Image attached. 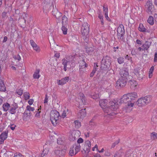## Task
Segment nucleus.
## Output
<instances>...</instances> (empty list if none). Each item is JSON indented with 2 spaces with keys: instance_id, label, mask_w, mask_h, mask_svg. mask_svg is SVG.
<instances>
[{
  "instance_id": "39",
  "label": "nucleus",
  "mask_w": 157,
  "mask_h": 157,
  "mask_svg": "<svg viewBox=\"0 0 157 157\" xmlns=\"http://www.w3.org/2000/svg\"><path fill=\"white\" fill-rule=\"evenodd\" d=\"M76 128H79L81 126L80 122L78 120L75 121H74Z\"/></svg>"
},
{
  "instance_id": "35",
  "label": "nucleus",
  "mask_w": 157,
  "mask_h": 157,
  "mask_svg": "<svg viewBox=\"0 0 157 157\" xmlns=\"http://www.w3.org/2000/svg\"><path fill=\"white\" fill-rule=\"evenodd\" d=\"M57 143L59 144H62L64 143V138H59L57 139Z\"/></svg>"
},
{
  "instance_id": "11",
  "label": "nucleus",
  "mask_w": 157,
  "mask_h": 157,
  "mask_svg": "<svg viewBox=\"0 0 157 157\" xmlns=\"http://www.w3.org/2000/svg\"><path fill=\"white\" fill-rule=\"evenodd\" d=\"M119 74L121 75V77L128 79V78L129 76L128 71L127 69L122 68L121 69L120 71Z\"/></svg>"
},
{
  "instance_id": "30",
  "label": "nucleus",
  "mask_w": 157,
  "mask_h": 157,
  "mask_svg": "<svg viewBox=\"0 0 157 157\" xmlns=\"http://www.w3.org/2000/svg\"><path fill=\"white\" fill-rule=\"evenodd\" d=\"M147 22L149 23L151 25H153L154 22L153 17L151 16H150L147 20Z\"/></svg>"
},
{
  "instance_id": "62",
  "label": "nucleus",
  "mask_w": 157,
  "mask_h": 157,
  "mask_svg": "<svg viewBox=\"0 0 157 157\" xmlns=\"http://www.w3.org/2000/svg\"><path fill=\"white\" fill-rule=\"evenodd\" d=\"M105 17L106 19L109 22H111V20L108 16V13L105 14Z\"/></svg>"
},
{
  "instance_id": "6",
  "label": "nucleus",
  "mask_w": 157,
  "mask_h": 157,
  "mask_svg": "<svg viewBox=\"0 0 157 157\" xmlns=\"http://www.w3.org/2000/svg\"><path fill=\"white\" fill-rule=\"evenodd\" d=\"M128 81V79L121 77L117 81L116 87L118 89L125 86Z\"/></svg>"
},
{
  "instance_id": "1",
  "label": "nucleus",
  "mask_w": 157,
  "mask_h": 157,
  "mask_svg": "<svg viewBox=\"0 0 157 157\" xmlns=\"http://www.w3.org/2000/svg\"><path fill=\"white\" fill-rule=\"evenodd\" d=\"M138 97L137 94L133 92L129 93L127 94L124 95L122 98L120 99L119 102V103H127V105L128 107H133L134 103H131L132 101L135 100V98Z\"/></svg>"
},
{
  "instance_id": "7",
  "label": "nucleus",
  "mask_w": 157,
  "mask_h": 157,
  "mask_svg": "<svg viewBox=\"0 0 157 157\" xmlns=\"http://www.w3.org/2000/svg\"><path fill=\"white\" fill-rule=\"evenodd\" d=\"M80 148L81 146L80 144L75 143L73 145L72 147L70 148L71 150L69 151V154H69V155L72 156L74 155V150L75 151V155L77 153L80 151Z\"/></svg>"
},
{
  "instance_id": "64",
  "label": "nucleus",
  "mask_w": 157,
  "mask_h": 157,
  "mask_svg": "<svg viewBox=\"0 0 157 157\" xmlns=\"http://www.w3.org/2000/svg\"><path fill=\"white\" fill-rule=\"evenodd\" d=\"M154 62H157V52H156L154 55Z\"/></svg>"
},
{
  "instance_id": "22",
  "label": "nucleus",
  "mask_w": 157,
  "mask_h": 157,
  "mask_svg": "<svg viewBox=\"0 0 157 157\" xmlns=\"http://www.w3.org/2000/svg\"><path fill=\"white\" fill-rule=\"evenodd\" d=\"M151 44V42L148 41H146L145 43L143 44L142 47L143 48L144 51L147 50L150 48Z\"/></svg>"
},
{
  "instance_id": "33",
  "label": "nucleus",
  "mask_w": 157,
  "mask_h": 157,
  "mask_svg": "<svg viewBox=\"0 0 157 157\" xmlns=\"http://www.w3.org/2000/svg\"><path fill=\"white\" fill-rule=\"evenodd\" d=\"M17 108V107L15 106H13L11 108V109L9 110V113L11 114H14L16 113V110Z\"/></svg>"
},
{
  "instance_id": "36",
  "label": "nucleus",
  "mask_w": 157,
  "mask_h": 157,
  "mask_svg": "<svg viewBox=\"0 0 157 157\" xmlns=\"http://www.w3.org/2000/svg\"><path fill=\"white\" fill-rule=\"evenodd\" d=\"M64 3L65 4V10L67 13H68V2L69 0H64Z\"/></svg>"
},
{
  "instance_id": "58",
  "label": "nucleus",
  "mask_w": 157,
  "mask_h": 157,
  "mask_svg": "<svg viewBox=\"0 0 157 157\" xmlns=\"http://www.w3.org/2000/svg\"><path fill=\"white\" fill-rule=\"evenodd\" d=\"M9 21L10 22H11V27H12L14 25V20L13 18L11 17H10L9 19Z\"/></svg>"
},
{
  "instance_id": "13",
  "label": "nucleus",
  "mask_w": 157,
  "mask_h": 157,
  "mask_svg": "<svg viewBox=\"0 0 157 157\" xmlns=\"http://www.w3.org/2000/svg\"><path fill=\"white\" fill-rule=\"evenodd\" d=\"M135 74L136 75L138 79L139 80H142L144 76L143 74L142 71H140L138 68H136L134 70Z\"/></svg>"
},
{
  "instance_id": "10",
  "label": "nucleus",
  "mask_w": 157,
  "mask_h": 157,
  "mask_svg": "<svg viewBox=\"0 0 157 157\" xmlns=\"http://www.w3.org/2000/svg\"><path fill=\"white\" fill-rule=\"evenodd\" d=\"M145 7L146 9H147L146 11L147 13L149 14L152 13V10L154 7V6L151 1L148 0L146 3Z\"/></svg>"
},
{
  "instance_id": "51",
  "label": "nucleus",
  "mask_w": 157,
  "mask_h": 157,
  "mask_svg": "<svg viewBox=\"0 0 157 157\" xmlns=\"http://www.w3.org/2000/svg\"><path fill=\"white\" fill-rule=\"evenodd\" d=\"M58 12V10L56 8H54L52 11V14L55 16Z\"/></svg>"
},
{
  "instance_id": "48",
  "label": "nucleus",
  "mask_w": 157,
  "mask_h": 157,
  "mask_svg": "<svg viewBox=\"0 0 157 157\" xmlns=\"http://www.w3.org/2000/svg\"><path fill=\"white\" fill-rule=\"evenodd\" d=\"M103 10L104 14L108 13V9L107 5H105L103 7Z\"/></svg>"
},
{
  "instance_id": "12",
  "label": "nucleus",
  "mask_w": 157,
  "mask_h": 157,
  "mask_svg": "<svg viewBox=\"0 0 157 157\" xmlns=\"http://www.w3.org/2000/svg\"><path fill=\"white\" fill-rule=\"evenodd\" d=\"M80 132L79 131H75L73 132L71 135L69 136V140L71 141L75 140L80 136Z\"/></svg>"
},
{
  "instance_id": "46",
  "label": "nucleus",
  "mask_w": 157,
  "mask_h": 157,
  "mask_svg": "<svg viewBox=\"0 0 157 157\" xmlns=\"http://www.w3.org/2000/svg\"><path fill=\"white\" fill-rule=\"evenodd\" d=\"M67 61L64 60L63 62V70L64 71H66L67 70L66 67Z\"/></svg>"
},
{
  "instance_id": "44",
  "label": "nucleus",
  "mask_w": 157,
  "mask_h": 157,
  "mask_svg": "<svg viewBox=\"0 0 157 157\" xmlns=\"http://www.w3.org/2000/svg\"><path fill=\"white\" fill-rule=\"evenodd\" d=\"M151 139H157V133L155 132H153L151 134Z\"/></svg>"
},
{
  "instance_id": "2",
  "label": "nucleus",
  "mask_w": 157,
  "mask_h": 157,
  "mask_svg": "<svg viewBox=\"0 0 157 157\" xmlns=\"http://www.w3.org/2000/svg\"><path fill=\"white\" fill-rule=\"evenodd\" d=\"M118 107L117 104L113 101H110L109 102L108 105L102 109L105 113H107L108 115L110 116H114L116 114L112 111L116 110Z\"/></svg>"
},
{
  "instance_id": "16",
  "label": "nucleus",
  "mask_w": 157,
  "mask_h": 157,
  "mask_svg": "<svg viewBox=\"0 0 157 157\" xmlns=\"http://www.w3.org/2000/svg\"><path fill=\"white\" fill-rule=\"evenodd\" d=\"M75 57V55L73 56H69V63H70V61H71V64L70 65L71 67L70 68V70H71V69L72 70V71H74L75 70V69H74L75 65V61L74 60V59Z\"/></svg>"
},
{
  "instance_id": "40",
  "label": "nucleus",
  "mask_w": 157,
  "mask_h": 157,
  "mask_svg": "<svg viewBox=\"0 0 157 157\" xmlns=\"http://www.w3.org/2000/svg\"><path fill=\"white\" fill-rule=\"evenodd\" d=\"M65 26V25H62V27L61 28V29L62 31L63 34L66 35L67 34V29Z\"/></svg>"
},
{
  "instance_id": "54",
  "label": "nucleus",
  "mask_w": 157,
  "mask_h": 157,
  "mask_svg": "<svg viewBox=\"0 0 157 157\" xmlns=\"http://www.w3.org/2000/svg\"><path fill=\"white\" fill-rule=\"evenodd\" d=\"M71 9L72 11L74 12H75L77 11L76 6L75 5H74V4L71 5Z\"/></svg>"
},
{
  "instance_id": "20",
  "label": "nucleus",
  "mask_w": 157,
  "mask_h": 157,
  "mask_svg": "<svg viewBox=\"0 0 157 157\" xmlns=\"http://www.w3.org/2000/svg\"><path fill=\"white\" fill-rule=\"evenodd\" d=\"M108 101L106 99L101 100L99 102V105L102 109H103L107 106Z\"/></svg>"
},
{
  "instance_id": "8",
  "label": "nucleus",
  "mask_w": 157,
  "mask_h": 157,
  "mask_svg": "<svg viewBox=\"0 0 157 157\" xmlns=\"http://www.w3.org/2000/svg\"><path fill=\"white\" fill-rule=\"evenodd\" d=\"M65 147L63 149L60 147H57L55 151V153L57 157H61L66 152V148Z\"/></svg>"
},
{
  "instance_id": "21",
  "label": "nucleus",
  "mask_w": 157,
  "mask_h": 157,
  "mask_svg": "<svg viewBox=\"0 0 157 157\" xmlns=\"http://www.w3.org/2000/svg\"><path fill=\"white\" fill-rule=\"evenodd\" d=\"M117 35H119L123 33H125V30L124 26L123 25H119L117 28Z\"/></svg>"
},
{
  "instance_id": "24",
  "label": "nucleus",
  "mask_w": 157,
  "mask_h": 157,
  "mask_svg": "<svg viewBox=\"0 0 157 157\" xmlns=\"http://www.w3.org/2000/svg\"><path fill=\"white\" fill-rule=\"evenodd\" d=\"M80 101L84 105H86V101L85 96L83 93L80 94Z\"/></svg>"
},
{
  "instance_id": "60",
  "label": "nucleus",
  "mask_w": 157,
  "mask_h": 157,
  "mask_svg": "<svg viewBox=\"0 0 157 157\" xmlns=\"http://www.w3.org/2000/svg\"><path fill=\"white\" fill-rule=\"evenodd\" d=\"M33 48L34 50H35L37 52H39L40 51V49L39 47H38L37 45Z\"/></svg>"
},
{
  "instance_id": "25",
  "label": "nucleus",
  "mask_w": 157,
  "mask_h": 157,
  "mask_svg": "<svg viewBox=\"0 0 157 157\" xmlns=\"http://www.w3.org/2000/svg\"><path fill=\"white\" fill-rule=\"evenodd\" d=\"M10 106V105L9 103H4L2 106L3 111L5 112L7 111L9 109Z\"/></svg>"
},
{
  "instance_id": "3",
  "label": "nucleus",
  "mask_w": 157,
  "mask_h": 157,
  "mask_svg": "<svg viewBox=\"0 0 157 157\" xmlns=\"http://www.w3.org/2000/svg\"><path fill=\"white\" fill-rule=\"evenodd\" d=\"M112 62V58L108 55L104 56L101 61V69L105 71H109L111 68L110 65Z\"/></svg>"
},
{
  "instance_id": "5",
  "label": "nucleus",
  "mask_w": 157,
  "mask_h": 157,
  "mask_svg": "<svg viewBox=\"0 0 157 157\" xmlns=\"http://www.w3.org/2000/svg\"><path fill=\"white\" fill-rule=\"evenodd\" d=\"M151 101L150 96H146L139 98L137 101V105L140 107H142L149 103Z\"/></svg>"
},
{
  "instance_id": "31",
  "label": "nucleus",
  "mask_w": 157,
  "mask_h": 157,
  "mask_svg": "<svg viewBox=\"0 0 157 157\" xmlns=\"http://www.w3.org/2000/svg\"><path fill=\"white\" fill-rule=\"evenodd\" d=\"M86 48V52L88 55H91L92 52L94 51V48L93 47L87 48Z\"/></svg>"
},
{
  "instance_id": "26",
  "label": "nucleus",
  "mask_w": 157,
  "mask_h": 157,
  "mask_svg": "<svg viewBox=\"0 0 157 157\" xmlns=\"http://www.w3.org/2000/svg\"><path fill=\"white\" fill-rule=\"evenodd\" d=\"M79 66L80 67H84L82 68L80 67L79 68L80 70H81L82 68H85L87 67V64L85 61L84 59H83L80 61V62L79 64Z\"/></svg>"
},
{
  "instance_id": "18",
  "label": "nucleus",
  "mask_w": 157,
  "mask_h": 157,
  "mask_svg": "<svg viewBox=\"0 0 157 157\" xmlns=\"http://www.w3.org/2000/svg\"><path fill=\"white\" fill-rule=\"evenodd\" d=\"M86 115L85 109H82L79 111L78 114V118L83 119Z\"/></svg>"
},
{
  "instance_id": "28",
  "label": "nucleus",
  "mask_w": 157,
  "mask_h": 157,
  "mask_svg": "<svg viewBox=\"0 0 157 157\" xmlns=\"http://www.w3.org/2000/svg\"><path fill=\"white\" fill-rule=\"evenodd\" d=\"M68 23V18L65 16H63L62 19V25H66Z\"/></svg>"
},
{
  "instance_id": "57",
  "label": "nucleus",
  "mask_w": 157,
  "mask_h": 157,
  "mask_svg": "<svg viewBox=\"0 0 157 157\" xmlns=\"http://www.w3.org/2000/svg\"><path fill=\"white\" fill-rule=\"evenodd\" d=\"M30 43L33 48L37 45L32 40H30Z\"/></svg>"
},
{
  "instance_id": "27",
  "label": "nucleus",
  "mask_w": 157,
  "mask_h": 157,
  "mask_svg": "<svg viewBox=\"0 0 157 157\" xmlns=\"http://www.w3.org/2000/svg\"><path fill=\"white\" fill-rule=\"evenodd\" d=\"M40 70L38 69H36L35 71L34 72L33 75V78L35 79H38L40 77V75H39L40 72Z\"/></svg>"
},
{
  "instance_id": "32",
  "label": "nucleus",
  "mask_w": 157,
  "mask_h": 157,
  "mask_svg": "<svg viewBox=\"0 0 157 157\" xmlns=\"http://www.w3.org/2000/svg\"><path fill=\"white\" fill-rule=\"evenodd\" d=\"M30 113L27 112V111L23 113V119L24 120H27L28 117L29 116H30Z\"/></svg>"
},
{
  "instance_id": "23",
  "label": "nucleus",
  "mask_w": 157,
  "mask_h": 157,
  "mask_svg": "<svg viewBox=\"0 0 157 157\" xmlns=\"http://www.w3.org/2000/svg\"><path fill=\"white\" fill-rule=\"evenodd\" d=\"M6 91V87L3 81L0 78V91L5 92Z\"/></svg>"
},
{
  "instance_id": "29",
  "label": "nucleus",
  "mask_w": 157,
  "mask_h": 157,
  "mask_svg": "<svg viewBox=\"0 0 157 157\" xmlns=\"http://www.w3.org/2000/svg\"><path fill=\"white\" fill-rule=\"evenodd\" d=\"M90 147L91 146H90V145L88 146L87 145H84V146L83 148V151H82V152H83L84 151V152L85 153L86 152L87 153H88L90 151Z\"/></svg>"
},
{
  "instance_id": "14",
  "label": "nucleus",
  "mask_w": 157,
  "mask_h": 157,
  "mask_svg": "<svg viewBox=\"0 0 157 157\" xmlns=\"http://www.w3.org/2000/svg\"><path fill=\"white\" fill-rule=\"evenodd\" d=\"M12 10V8L10 6H6L5 8V11L2 14V17L3 20H5L7 17V14L10 10Z\"/></svg>"
},
{
  "instance_id": "4",
  "label": "nucleus",
  "mask_w": 157,
  "mask_h": 157,
  "mask_svg": "<svg viewBox=\"0 0 157 157\" xmlns=\"http://www.w3.org/2000/svg\"><path fill=\"white\" fill-rule=\"evenodd\" d=\"M50 120L53 125H56L59 117H61L58 111L56 110L52 111L50 113Z\"/></svg>"
},
{
  "instance_id": "41",
  "label": "nucleus",
  "mask_w": 157,
  "mask_h": 157,
  "mask_svg": "<svg viewBox=\"0 0 157 157\" xmlns=\"http://www.w3.org/2000/svg\"><path fill=\"white\" fill-rule=\"evenodd\" d=\"M26 109L27 112L30 113V111H33L34 110V107H31L29 105H27L26 107Z\"/></svg>"
},
{
  "instance_id": "43",
  "label": "nucleus",
  "mask_w": 157,
  "mask_h": 157,
  "mask_svg": "<svg viewBox=\"0 0 157 157\" xmlns=\"http://www.w3.org/2000/svg\"><path fill=\"white\" fill-rule=\"evenodd\" d=\"M97 69L96 67H94V68L92 71V72L90 73V77H92L94 75V74L95 73L96 71H97Z\"/></svg>"
},
{
  "instance_id": "37",
  "label": "nucleus",
  "mask_w": 157,
  "mask_h": 157,
  "mask_svg": "<svg viewBox=\"0 0 157 157\" xmlns=\"http://www.w3.org/2000/svg\"><path fill=\"white\" fill-rule=\"evenodd\" d=\"M129 83L132 87L136 86L137 82L134 80H130L129 81Z\"/></svg>"
},
{
  "instance_id": "15",
  "label": "nucleus",
  "mask_w": 157,
  "mask_h": 157,
  "mask_svg": "<svg viewBox=\"0 0 157 157\" xmlns=\"http://www.w3.org/2000/svg\"><path fill=\"white\" fill-rule=\"evenodd\" d=\"M8 131L6 130L3 132L0 135V144L4 143V141L6 139L8 136Z\"/></svg>"
},
{
  "instance_id": "47",
  "label": "nucleus",
  "mask_w": 157,
  "mask_h": 157,
  "mask_svg": "<svg viewBox=\"0 0 157 157\" xmlns=\"http://www.w3.org/2000/svg\"><path fill=\"white\" fill-rule=\"evenodd\" d=\"M24 95L25 99V100H27L29 99L30 97L29 94L28 92H25L24 93Z\"/></svg>"
},
{
  "instance_id": "50",
  "label": "nucleus",
  "mask_w": 157,
  "mask_h": 157,
  "mask_svg": "<svg viewBox=\"0 0 157 157\" xmlns=\"http://www.w3.org/2000/svg\"><path fill=\"white\" fill-rule=\"evenodd\" d=\"M68 111V109H67L66 110H64L63 111V113L61 115V117H62L63 118H64L66 115V113Z\"/></svg>"
},
{
  "instance_id": "59",
  "label": "nucleus",
  "mask_w": 157,
  "mask_h": 157,
  "mask_svg": "<svg viewBox=\"0 0 157 157\" xmlns=\"http://www.w3.org/2000/svg\"><path fill=\"white\" fill-rule=\"evenodd\" d=\"M9 127H10V128L12 130H14L16 127V125L14 124H11L9 126Z\"/></svg>"
},
{
  "instance_id": "61",
  "label": "nucleus",
  "mask_w": 157,
  "mask_h": 157,
  "mask_svg": "<svg viewBox=\"0 0 157 157\" xmlns=\"http://www.w3.org/2000/svg\"><path fill=\"white\" fill-rule=\"evenodd\" d=\"M83 142V139L81 138H80L78 140L77 143H78V144H79L80 143H82Z\"/></svg>"
},
{
  "instance_id": "52",
  "label": "nucleus",
  "mask_w": 157,
  "mask_h": 157,
  "mask_svg": "<svg viewBox=\"0 0 157 157\" xmlns=\"http://www.w3.org/2000/svg\"><path fill=\"white\" fill-rule=\"evenodd\" d=\"M120 141V139H119L117 140L115 142L113 143L111 146L112 148H114L116 145Z\"/></svg>"
},
{
  "instance_id": "63",
  "label": "nucleus",
  "mask_w": 157,
  "mask_h": 157,
  "mask_svg": "<svg viewBox=\"0 0 157 157\" xmlns=\"http://www.w3.org/2000/svg\"><path fill=\"white\" fill-rule=\"evenodd\" d=\"M125 59H128V60L130 61L131 62H132V58L131 57H130L128 55H127L125 57Z\"/></svg>"
},
{
  "instance_id": "45",
  "label": "nucleus",
  "mask_w": 157,
  "mask_h": 157,
  "mask_svg": "<svg viewBox=\"0 0 157 157\" xmlns=\"http://www.w3.org/2000/svg\"><path fill=\"white\" fill-rule=\"evenodd\" d=\"M16 92L17 94L21 96L23 94V90L21 88H20L17 90Z\"/></svg>"
},
{
  "instance_id": "49",
  "label": "nucleus",
  "mask_w": 157,
  "mask_h": 157,
  "mask_svg": "<svg viewBox=\"0 0 157 157\" xmlns=\"http://www.w3.org/2000/svg\"><path fill=\"white\" fill-rule=\"evenodd\" d=\"M78 36L77 35H73L72 36V40L74 42L78 40Z\"/></svg>"
},
{
  "instance_id": "53",
  "label": "nucleus",
  "mask_w": 157,
  "mask_h": 157,
  "mask_svg": "<svg viewBox=\"0 0 157 157\" xmlns=\"http://www.w3.org/2000/svg\"><path fill=\"white\" fill-rule=\"evenodd\" d=\"M14 157H24V156L19 152H16L14 154Z\"/></svg>"
},
{
  "instance_id": "56",
  "label": "nucleus",
  "mask_w": 157,
  "mask_h": 157,
  "mask_svg": "<svg viewBox=\"0 0 157 157\" xmlns=\"http://www.w3.org/2000/svg\"><path fill=\"white\" fill-rule=\"evenodd\" d=\"M13 58L16 60H17L18 61H20L21 60V57L18 54L17 56H13Z\"/></svg>"
},
{
  "instance_id": "38",
  "label": "nucleus",
  "mask_w": 157,
  "mask_h": 157,
  "mask_svg": "<svg viewBox=\"0 0 157 157\" xmlns=\"http://www.w3.org/2000/svg\"><path fill=\"white\" fill-rule=\"evenodd\" d=\"M55 16L57 19V22L60 23V21L59 19V18L62 16L61 13L59 12Z\"/></svg>"
},
{
  "instance_id": "34",
  "label": "nucleus",
  "mask_w": 157,
  "mask_h": 157,
  "mask_svg": "<svg viewBox=\"0 0 157 157\" xmlns=\"http://www.w3.org/2000/svg\"><path fill=\"white\" fill-rule=\"evenodd\" d=\"M23 17H21L20 18H19V19H20V22H21V21L23 22V23L25 24L26 22V18L27 17V14L25 13H24L23 15Z\"/></svg>"
},
{
  "instance_id": "55",
  "label": "nucleus",
  "mask_w": 157,
  "mask_h": 157,
  "mask_svg": "<svg viewBox=\"0 0 157 157\" xmlns=\"http://www.w3.org/2000/svg\"><path fill=\"white\" fill-rule=\"evenodd\" d=\"M10 152L9 151H6L5 153H3L2 155L3 157H9V154Z\"/></svg>"
},
{
  "instance_id": "19",
  "label": "nucleus",
  "mask_w": 157,
  "mask_h": 157,
  "mask_svg": "<svg viewBox=\"0 0 157 157\" xmlns=\"http://www.w3.org/2000/svg\"><path fill=\"white\" fill-rule=\"evenodd\" d=\"M68 79L69 77H67L60 80H57V84L58 85H63L68 81Z\"/></svg>"
},
{
  "instance_id": "9",
  "label": "nucleus",
  "mask_w": 157,
  "mask_h": 157,
  "mask_svg": "<svg viewBox=\"0 0 157 157\" xmlns=\"http://www.w3.org/2000/svg\"><path fill=\"white\" fill-rule=\"evenodd\" d=\"M82 34L83 36H88L89 31V25L87 23H84L82 27Z\"/></svg>"
},
{
  "instance_id": "17",
  "label": "nucleus",
  "mask_w": 157,
  "mask_h": 157,
  "mask_svg": "<svg viewBox=\"0 0 157 157\" xmlns=\"http://www.w3.org/2000/svg\"><path fill=\"white\" fill-rule=\"evenodd\" d=\"M138 29L140 31L142 32H147L149 33L150 32V30L148 29L145 28L143 24L142 23H140L139 24Z\"/></svg>"
},
{
  "instance_id": "42",
  "label": "nucleus",
  "mask_w": 157,
  "mask_h": 157,
  "mask_svg": "<svg viewBox=\"0 0 157 157\" xmlns=\"http://www.w3.org/2000/svg\"><path fill=\"white\" fill-rule=\"evenodd\" d=\"M117 59L118 62L120 64H122L124 62V59L123 57H120Z\"/></svg>"
}]
</instances>
